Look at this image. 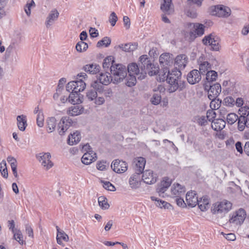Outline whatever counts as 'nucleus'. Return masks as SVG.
<instances>
[{"instance_id": "1", "label": "nucleus", "mask_w": 249, "mask_h": 249, "mask_svg": "<svg viewBox=\"0 0 249 249\" xmlns=\"http://www.w3.org/2000/svg\"><path fill=\"white\" fill-rule=\"evenodd\" d=\"M90 89L87 90L86 97L89 102H92L97 106L103 105L105 99L103 96H98L99 94L104 93L106 97H110L113 95V92L110 88L104 89V87L99 83L98 81H95L91 84Z\"/></svg>"}, {"instance_id": "2", "label": "nucleus", "mask_w": 249, "mask_h": 249, "mask_svg": "<svg viewBox=\"0 0 249 249\" xmlns=\"http://www.w3.org/2000/svg\"><path fill=\"white\" fill-rule=\"evenodd\" d=\"M180 74V71L178 69L170 71L168 68H164L163 72L159 74L160 80L162 81L166 80L170 85L169 91L173 92L178 88V78Z\"/></svg>"}, {"instance_id": "3", "label": "nucleus", "mask_w": 249, "mask_h": 249, "mask_svg": "<svg viewBox=\"0 0 249 249\" xmlns=\"http://www.w3.org/2000/svg\"><path fill=\"white\" fill-rule=\"evenodd\" d=\"M110 72L112 75V80L114 84L121 82L126 76V69L122 64H117L110 67Z\"/></svg>"}, {"instance_id": "4", "label": "nucleus", "mask_w": 249, "mask_h": 249, "mask_svg": "<svg viewBox=\"0 0 249 249\" xmlns=\"http://www.w3.org/2000/svg\"><path fill=\"white\" fill-rule=\"evenodd\" d=\"M210 13L213 16L221 18H228L231 14V9L223 5L212 6L209 8Z\"/></svg>"}, {"instance_id": "5", "label": "nucleus", "mask_w": 249, "mask_h": 249, "mask_svg": "<svg viewBox=\"0 0 249 249\" xmlns=\"http://www.w3.org/2000/svg\"><path fill=\"white\" fill-rule=\"evenodd\" d=\"M204 45H209L214 51H218L220 47V39L215 34H211L205 36L202 39Z\"/></svg>"}, {"instance_id": "6", "label": "nucleus", "mask_w": 249, "mask_h": 249, "mask_svg": "<svg viewBox=\"0 0 249 249\" xmlns=\"http://www.w3.org/2000/svg\"><path fill=\"white\" fill-rule=\"evenodd\" d=\"M232 207V203L227 200H223L220 202L215 203L213 211L214 213H227Z\"/></svg>"}, {"instance_id": "7", "label": "nucleus", "mask_w": 249, "mask_h": 249, "mask_svg": "<svg viewBox=\"0 0 249 249\" xmlns=\"http://www.w3.org/2000/svg\"><path fill=\"white\" fill-rule=\"evenodd\" d=\"M51 155L50 153H40L36 155V159L42 166L46 170H49L53 166V162L51 160Z\"/></svg>"}, {"instance_id": "8", "label": "nucleus", "mask_w": 249, "mask_h": 249, "mask_svg": "<svg viewBox=\"0 0 249 249\" xmlns=\"http://www.w3.org/2000/svg\"><path fill=\"white\" fill-rule=\"evenodd\" d=\"M86 84L85 82L80 79L76 81H71L69 82L66 86V89L68 91H75V92H80L83 91L86 88Z\"/></svg>"}, {"instance_id": "9", "label": "nucleus", "mask_w": 249, "mask_h": 249, "mask_svg": "<svg viewBox=\"0 0 249 249\" xmlns=\"http://www.w3.org/2000/svg\"><path fill=\"white\" fill-rule=\"evenodd\" d=\"M246 213L244 210L240 209L233 214L230 219V222L235 225H240L246 218Z\"/></svg>"}, {"instance_id": "10", "label": "nucleus", "mask_w": 249, "mask_h": 249, "mask_svg": "<svg viewBox=\"0 0 249 249\" xmlns=\"http://www.w3.org/2000/svg\"><path fill=\"white\" fill-rule=\"evenodd\" d=\"M72 121L68 117H63L58 124L57 130L60 135H63L65 132L71 125Z\"/></svg>"}, {"instance_id": "11", "label": "nucleus", "mask_w": 249, "mask_h": 249, "mask_svg": "<svg viewBox=\"0 0 249 249\" xmlns=\"http://www.w3.org/2000/svg\"><path fill=\"white\" fill-rule=\"evenodd\" d=\"M159 72V68L158 66L151 63L146 66V68H143L141 70V76L140 79H143L146 76L147 73L150 76L157 75Z\"/></svg>"}, {"instance_id": "12", "label": "nucleus", "mask_w": 249, "mask_h": 249, "mask_svg": "<svg viewBox=\"0 0 249 249\" xmlns=\"http://www.w3.org/2000/svg\"><path fill=\"white\" fill-rule=\"evenodd\" d=\"M111 167L113 170L117 173H123L127 169V164L125 161L116 160L113 161Z\"/></svg>"}, {"instance_id": "13", "label": "nucleus", "mask_w": 249, "mask_h": 249, "mask_svg": "<svg viewBox=\"0 0 249 249\" xmlns=\"http://www.w3.org/2000/svg\"><path fill=\"white\" fill-rule=\"evenodd\" d=\"M185 192L184 187L178 183H174L171 188V195L173 197H181L184 195Z\"/></svg>"}, {"instance_id": "14", "label": "nucleus", "mask_w": 249, "mask_h": 249, "mask_svg": "<svg viewBox=\"0 0 249 249\" xmlns=\"http://www.w3.org/2000/svg\"><path fill=\"white\" fill-rule=\"evenodd\" d=\"M96 160V154L93 150H89L85 152L81 158L82 163L86 165L90 164Z\"/></svg>"}, {"instance_id": "15", "label": "nucleus", "mask_w": 249, "mask_h": 249, "mask_svg": "<svg viewBox=\"0 0 249 249\" xmlns=\"http://www.w3.org/2000/svg\"><path fill=\"white\" fill-rule=\"evenodd\" d=\"M142 179L145 183L152 184L157 181V177L152 170H147L143 172Z\"/></svg>"}, {"instance_id": "16", "label": "nucleus", "mask_w": 249, "mask_h": 249, "mask_svg": "<svg viewBox=\"0 0 249 249\" xmlns=\"http://www.w3.org/2000/svg\"><path fill=\"white\" fill-rule=\"evenodd\" d=\"M210 87L208 91V96L209 99L217 98L221 91V85L218 83L213 85H209Z\"/></svg>"}, {"instance_id": "17", "label": "nucleus", "mask_w": 249, "mask_h": 249, "mask_svg": "<svg viewBox=\"0 0 249 249\" xmlns=\"http://www.w3.org/2000/svg\"><path fill=\"white\" fill-rule=\"evenodd\" d=\"M174 57L172 54L169 53H164L160 55L159 58V61L161 65L165 67V68H168L173 63Z\"/></svg>"}, {"instance_id": "18", "label": "nucleus", "mask_w": 249, "mask_h": 249, "mask_svg": "<svg viewBox=\"0 0 249 249\" xmlns=\"http://www.w3.org/2000/svg\"><path fill=\"white\" fill-rule=\"evenodd\" d=\"M186 204L191 207L196 206L198 203V197L195 191L189 192L186 195Z\"/></svg>"}, {"instance_id": "19", "label": "nucleus", "mask_w": 249, "mask_h": 249, "mask_svg": "<svg viewBox=\"0 0 249 249\" xmlns=\"http://www.w3.org/2000/svg\"><path fill=\"white\" fill-rule=\"evenodd\" d=\"M201 79V74L196 70H193L187 75L188 82L191 84L198 83Z\"/></svg>"}, {"instance_id": "20", "label": "nucleus", "mask_w": 249, "mask_h": 249, "mask_svg": "<svg viewBox=\"0 0 249 249\" xmlns=\"http://www.w3.org/2000/svg\"><path fill=\"white\" fill-rule=\"evenodd\" d=\"M129 184L132 189H136L141 185V177L139 173H135L130 177Z\"/></svg>"}, {"instance_id": "21", "label": "nucleus", "mask_w": 249, "mask_h": 249, "mask_svg": "<svg viewBox=\"0 0 249 249\" xmlns=\"http://www.w3.org/2000/svg\"><path fill=\"white\" fill-rule=\"evenodd\" d=\"M134 162L135 163V173L139 174L143 173L146 163L145 159L142 157H138L135 159Z\"/></svg>"}, {"instance_id": "22", "label": "nucleus", "mask_w": 249, "mask_h": 249, "mask_svg": "<svg viewBox=\"0 0 249 249\" xmlns=\"http://www.w3.org/2000/svg\"><path fill=\"white\" fill-rule=\"evenodd\" d=\"M128 72L135 75H138V78L140 79L141 76V69L139 65L136 63H132L129 64L127 66Z\"/></svg>"}, {"instance_id": "23", "label": "nucleus", "mask_w": 249, "mask_h": 249, "mask_svg": "<svg viewBox=\"0 0 249 249\" xmlns=\"http://www.w3.org/2000/svg\"><path fill=\"white\" fill-rule=\"evenodd\" d=\"M150 198L152 201H155V205L160 209L163 208L164 209L169 210L172 207V206L170 203L156 196H152L150 197Z\"/></svg>"}, {"instance_id": "24", "label": "nucleus", "mask_w": 249, "mask_h": 249, "mask_svg": "<svg viewBox=\"0 0 249 249\" xmlns=\"http://www.w3.org/2000/svg\"><path fill=\"white\" fill-rule=\"evenodd\" d=\"M68 99L69 102L75 105L80 104L83 101V96L79 92H75V91H71Z\"/></svg>"}, {"instance_id": "25", "label": "nucleus", "mask_w": 249, "mask_h": 249, "mask_svg": "<svg viewBox=\"0 0 249 249\" xmlns=\"http://www.w3.org/2000/svg\"><path fill=\"white\" fill-rule=\"evenodd\" d=\"M98 82L102 85H108L112 82V77L108 72L101 73L98 77Z\"/></svg>"}, {"instance_id": "26", "label": "nucleus", "mask_w": 249, "mask_h": 249, "mask_svg": "<svg viewBox=\"0 0 249 249\" xmlns=\"http://www.w3.org/2000/svg\"><path fill=\"white\" fill-rule=\"evenodd\" d=\"M59 13L56 10L54 9L51 11L45 21L47 28H49L53 24L54 21L57 19Z\"/></svg>"}, {"instance_id": "27", "label": "nucleus", "mask_w": 249, "mask_h": 249, "mask_svg": "<svg viewBox=\"0 0 249 249\" xmlns=\"http://www.w3.org/2000/svg\"><path fill=\"white\" fill-rule=\"evenodd\" d=\"M188 62V58L185 54H180L178 55L175 58V64L180 69L185 68Z\"/></svg>"}, {"instance_id": "28", "label": "nucleus", "mask_w": 249, "mask_h": 249, "mask_svg": "<svg viewBox=\"0 0 249 249\" xmlns=\"http://www.w3.org/2000/svg\"><path fill=\"white\" fill-rule=\"evenodd\" d=\"M226 124V122L223 119H217L212 121V128L216 131H219L223 129Z\"/></svg>"}, {"instance_id": "29", "label": "nucleus", "mask_w": 249, "mask_h": 249, "mask_svg": "<svg viewBox=\"0 0 249 249\" xmlns=\"http://www.w3.org/2000/svg\"><path fill=\"white\" fill-rule=\"evenodd\" d=\"M17 121L18 129L21 131H25L27 126L26 116L23 114L18 115L17 117Z\"/></svg>"}, {"instance_id": "30", "label": "nucleus", "mask_w": 249, "mask_h": 249, "mask_svg": "<svg viewBox=\"0 0 249 249\" xmlns=\"http://www.w3.org/2000/svg\"><path fill=\"white\" fill-rule=\"evenodd\" d=\"M171 184V180L168 178H164L157 190L160 195L161 194L164 193L170 186Z\"/></svg>"}, {"instance_id": "31", "label": "nucleus", "mask_w": 249, "mask_h": 249, "mask_svg": "<svg viewBox=\"0 0 249 249\" xmlns=\"http://www.w3.org/2000/svg\"><path fill=\"white\" fill-rule=\"evenodd\" d=\"M84 111V108L81 105H75L69 107L67 114L71 116H77L81 114Z\"/></svg>"}, {"instance_id": "32", "label": "nucleus", "mask_w": 249, "mask_h": 249, "mask_svg": "<svg viewBox=\"0 0 249 249\" xmlns=\"http://www.w3.org/2000/svg\"><path fill=\"white\" fill-rule=\"evenodd\" d=\"M56 229L57 232L56 236V241L57 244L59 245H61L62 244L61 239L66 242H68L69 240L68 235L63 231L60 230L58 226L56 227Z\"/></svg>"}, {"instance_id": "33", "label": "nucleus", "mask_w": 249, "mask_h": 249, "mask_svg": "<svg viewBox=\"0 0 249 249\" xmlns=\"http://www.w3.org/2000/svg\"><path fill=\"white\" fill-rule=\"evenodd\" d=\"M83 70L87 72L95 74L100 71V66L96 64L86 65L83 67Z\"/></svg>"}, {"instance_id": "34", "label": "nucleus", "mask_w": 249, "mask_h": 249, "mask_svg": "<svg viewBox=\"0 0 249 249\" xmlns=\"http://www.w3.org/2000/svg\"><path fill=\"white\" fill-rule=\"evenodd\" d=\"M81 139L80 134L79 132L76 131L69 135L68 139V143L70 145H73L78 142Z\"/></svg>"}, {"instance_id": "35", "label": "nucleus", "mask_w": 249, "mask_h": 249, "mask_svg": "<svg viewBox=\"0 0 249 249\" xmlns=\"http://www.w3.org/2000/svg\"><path fill=\"white\" fill-rule=\"evenodd\" d=\"M197 205L201 211H205L209 207V200L206 196L203 197L200 200H198Z\"/></svg>"}, {"instance_id": "36", "label": "nucleus", "mask_w": 249, "mask_h": 249, "mask_svg": "<svg viewBox=\"0 0 249 249\" xmlns=\"http://www.w3.org/2000/svg\"><path fill=\"white\" fill-rule=\"evenodd\" d=\"M47 131L51 133L53 132L56 127V120L54 117L49 118L47 121Z\"/></svg>"}, {"instance_id": "37", "label": "nucleus", "mask_w": 249, "mask_h": 249, "mask_svg": "<svg viewBox=\"0 0 249 249\" xmlns=\"http://www.w3.org/2000/svg\"><path fill=\"white\" fill-rule=\"evenodd\" d=\"M137 44L126 43L125 44H122L119 46V47L123 51L126 52H131L135 50L137 48Z\"/></svg>"}, {"instance_id": "38", "label": "nucleus", "mask_w": 249, "mask_h": 249, "mask_svg": "<svg viewBox=\"0 0 249 249\" xmlns=\"http://www.w3.org/2000/svg\"><path fill=\"white\" fill-rule=\"evenodd\" d=\"M189 25L190 27H193L197 35L200 36L204 34V26L203 24L200 23H189Z\"/></svg>"}, {"instance_id": "39", "label": "nucleus", "mask_w": 249, "mask_h": 249, "mask_svg": "<svg viewBox=\"0 0 249 249\" xmlns=\"http://www.w3.org/2000/svg\"><path fill=\"white\" fill-rule=\"evenodd\" d=\"M151 63V62L149 60L147 55H142L139 58V65L141 70L143 69V68H146V66H148V65Z\"/></svg>"}, {"instance_id": "40", "label": "nucleus", "mask_w": 249, "mask_h": 249, "mask_svg": "<svg viewBox=\"0 0 249 249\" xmlns=\"http://www.w3.org/2000/svg\"><path fill=\"white\" fill-rule=\"evenodd\" d=\"M238 129L240 131H243L246 126L247 127V119L246 116L243 114L238 117Z\"/></svg>"}, {"instance_id": "41", "label": "nucleus", "mask_w": 249, "mask_h": 249, "mask_svg": "<svg viewBox=\"0 0 249 249\" xmlns=\"http://www.w3.org/2000/svg\"><path fill=\"white\" fill-rule=\"evenodd\" d=\"M126 80L125 84L129 87H131L135 85L136 83V75L132 74H128V75L125 77Z\"/></svg>"}, {"instance_id": "42", "label": "nucleus", "mask_w": 249, "mask_h": 249, "mask_svg": "<svg viewBox=\"0 0 249 249\" xmlns=\"http://www.w3.org/2000/svg\"><path fill=\"white\" fill-rule=\"evenodd\" d=\"M211 69V65L207 61H204L199 64V72L204 74Z\"/></svg>"}, {"instance_id": "43", "label": "nucleus", "mask_w": 249, "mask_h": 249, "mask_svg": "<svg viewBox=\"0 0 249 249\" xmlns=\"http://www.w3.org/2000/svg\"><path fill=\"white\" fill-rule=\"evenodd\" d=\"M211 100L210 104V107L211 109L216 110L220 108L221 101L217 98H214L213 99H209Z\"/></svg>"}, {"instance_id": "44", "label": "nucleus", "mask_w": 249, "mask_h": 249, "mask_svg": "<svg viewBox=\"0 0 249 249\" xmlns=\"http://www.w3.org/2000/svg\"><path fill=\"white\" fill-rule=\"evenodd\" d=\"M113 57L111 56H108L106 57L104 60L103 63V67L105 70H107L109 68L110 69V67L111 66H114L113 65Z\"/></svg>"}, {"instance_id": "45", "label": "nucleus", "mask_w": 249, "mask_h": 249, "mask_svg": "<svg viewBox=\"0 0 249 249\" xmlns=\"http://www.w3.org/2000/svg\"><path fill=\"white\" fill-rule=\"evenodd\" d=\"M98 203L102 209L107 210L109 207L107 199L104 196H101L98 198Z\"/></svg>"}, {"instance_id": "46", "label": "nucleus", "mask_w": 249, "mask_h": 249, "mask_svg": "<svg viewBox=\"0 0 249 249\" xmlns=\"http://www.w3.org/2000/svg\"><path fill=\"white\" fill-rule=\"evenodd\" d=\"M227 123L230 124H233L238 119V116L233 113H228L226 117Z\"/></svg>"}, {"instance_id": "47", "label": "nucleus", "mask_w": 249, "mask_h": 249, "mask_svg": "<svg viewBox=\"0 0 249 249\" xmlns=\"http://www.w3.org/2000/svg\"><path fill=\"white\" fill-rule=\"evenodd\" d=\"M75 48L77 52L81 53L87 50L88 45L86 42L80 41L77 43Z\"/></svg>"}, {"instance_id": "48", "label": "nucleus", "mask_w": 249, "mask_h": 249, "mask_svg": "<svg viewBox=\"0 0 249 249\" xmlns=\"http://www.w3.org/2000/svg\"><path fill=\"white\" fill-rule=\"evenodd\" d=\"M161 101V97L160 93H154L150 98V102L154 105H159Z\"/></svg>"}, {"instance_id": "49", "label": "nucleus", "mask_w": 249, "mask_h": 249, "mask_svg": "<svg viewBox=\"0 0 249 249\" xmlns=\"http://www.w3.org/2000/svg\"><path fill=\"white\" fill-rule=\"evenodd\" d=\"M111 43V40L108 37H105L102 40L99 41L96 45L97 47L100 48L103 46L108 47Z\"/></svg>"}, {"instance_id": "50", "label": "nucleus", "mask_w": 249, "mask_h": 249, "mask_svg": "<svg viewBox=\"0 0 249 249\" xmlns=\"http://www.w3.org/2000/svg\"><path fill=\"white\" fill-rule=\"evenodd\" d=\"M206 78L208 82L213 81L216 80L217 77V73L213 71H207L206 73Z\"/></svg>"}, {"instance_id": "51", "label": "nucleus", "mask_w": 249, "mask_h": 249, "mask_svg": "<svg viewBox=\"0 0 249 249\" xmlns=\"http://www.w3.org/2000/svg\"><path fill=\"white\" fill-rule=\"evenodd\" d=\"M14 233V237L20 244L23 245L24 241L23 240V235L19 230L16 231Z\"/></svg>"}, {"instance_id": "52", "label": "nucleus", "mask_w": 249, "mask_h": 249, "mask_svg": "<svg viewBox=\"0 0 249 249\" xmlns=\"http://www.w3.org/2000/svg\"><path fill=\"white\" fill-rule=\"evenodd\" d=\"M163 3L161 4L160 8L164 12H168L170 10L171 0H163Z\"/></svg>"}, {"instance_id": "53", "label": "nucleus", "mask_w": 249, "mask_h": 249, "mask_svg": "<svg viewBox=\"0 0 249 249\" xmlns=\"http://www.w3.org/2000/svg\"><path fill=\"white\" fill-rule=\"evenodd\" d=\"M37 124L39 127H42L44 124V116L42 112H39L36 117Z\"/></svg>"}, {"instance_id": "54", "label": "nucleus", "mask_w": 249, "mask_h": 249, "mask_svg": "<svg viewBox=\"0 0 249 249\" xmlns=\"http://www.w3.org/2000/svg\"><path fill=\"white\" fill-rule=\"evenodd\" d=\"M215 117L216 113L214 109H211L207 111L206 118L208 121L212 122Z\"/></svg>"}, {"instance_id": "55", "label": "nucleus", "mask_w": 249, "mask_h": 249, "mask_svg": "<svg viewBox=\"0 0 249 249\" xmlns=\"http://www.w3.org/2000/svg\"><path fill=\"white\" fill-rule=\"evenodd\" d=\"M118 20V17L115 12H112L109 17V21L112 26H115Z\"/></svg>"}, {"instance_id": "56", "label": "nucleus", "mask_w": 249, "mask_h": 249, "mask_svg": "<svg viewBox=\"0 0 249 249\" xmlns=\"http://www.w3.org/2000/svg\"><path fill=\"white\" fill-rule=\"evenodd\" d=\"M103 187L107 190L110 191H115L116 190L115 187L109 181H103Z\"/></svg>"}, {"instance_id": "57", "label": "nucleus", "mask_w": 249, "mask_h": 249, "mask_svg": "<svg viewBox=\"0 0 249 249\" xmlns=\"http://www.w3.org/2000/svg\"><path fill=\"white\" fill-rule=\"evenodd\" d=\"M207 119L204 116H198L196 118L197 123L200 125H205L207 123Z\"/></svg>"}, {"instance_id": "58", "label": "nucleus", "mask_w": 249, "mask_h": 249, "mask_svg": "<svg viewBox=\"0 0 249 249\" xmlns=\"http://www.w3.org/2000/svg\"><path fill=\"white\" fill-rule=\"evenodd\" d=\"M16 49L15 44L14 43L10 44L6 49V54L9 56L14 50Z\"/></svg>"}, {"instance_id": "59", "label": "nucleus", "mask_w": 249, "mask_h": 249, "mask_svg": "<svg viewBox=\"0 0 249 249\" xmlns=\"http://www.w3.org/2000/svg\"><path fill=\"white\" fill-rule=\"evenodd\" d=\"M226 104L229 106H232L234 105L235 101L231 97H227L224 99Z\"/></svg>"}, {"instance_id": "60", "label": "nucleus", "mask_w": 249, "mask_h": 249, "mask_svg": "<svg viewBox=\"0 0 249 249\" xmlns=\"http://www.w3.org/2000/svg\"><path fill=\"white\" fill-rule=\"evenodd\" d=\"M97 168L101 171L105 170L106 169V163L104 161H99L97 163Z\"/></svg>"}, {"instance_id": "61", "label": "nucleus", "mask_w": 249, "mask_h": 249, "mask_svg": "<svg viewBox=\"0 0 249 249\" xmlns=\"http://www.w3.org/2000/svg\"><path fill=\"white\" fill-rule=\"evenodd\" d=\"M123 22L125 28L128 29L130 26V21L129 18L127 16L124 17Z\"/></svg>"}, {"instance_id": "62", "label": "nucleus", "mask_w": 249, "mask_h": 249, "mask_svg": "<svg viewBox=\"0 0 249 249\" xmlns=\"http://www.w3.org/2000/svg\"><path fill=\"white\" fill-rule=\"evenodd\" d=\"M89 34L91 37H97L98 35V30L94 28H90L89 30Z\"/></svg>"}, {"instance_id": "63", "label": "nucleus", "mask_w": 249, "mask_h": 249, "mask_svg": "<svg viewBox=\"0 0 249 249\" xmlns=\"http://www.w3.org/2000/svg\"><path fill=\"white\" fill-rule=\"evenodd\" d=\"M245 113H243L246 116L247 119V127H249V108L248 107H244Z\"/></svg>"}, {"instance_id": "64", "label": "nucleus", "mask_w": 249, "mask_h": 249, "mask_svg": "<svg viewBox=\"0 0 249 249\" xmlns=\"http://www.w3.org/2000/svg\"><path fill=\"white\" fill-rule=\"evenodd\" d=\"M219 113L222 119H225L227 115V111L225 108L221 107L219 110Z\"/></svg>"}]
</instances>
